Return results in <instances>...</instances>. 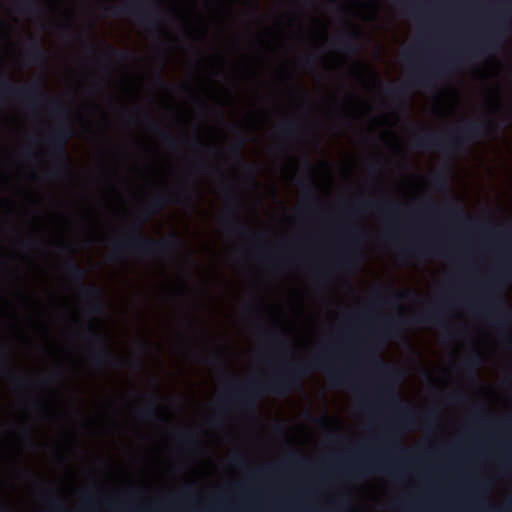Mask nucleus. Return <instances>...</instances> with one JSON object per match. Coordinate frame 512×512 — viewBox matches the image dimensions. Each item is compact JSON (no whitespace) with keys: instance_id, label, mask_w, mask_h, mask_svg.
Returning <instances> with one entry per match:
<instances>
[{"instance_id":"nucleus-2","label":"nucleus","mask_w":512,"mask_h":512,"mask_svg":"<svg viewBox=\"0 0 512 512\" xmlns=\"http://www.w3.org/2000/svg\"><path fill=\"white\" fill-rule=\"evenodd\" d=\"M491 21L483 37L464 50H457L444 59L434 61L429 69L414 71L410 84L429 88L435 80L464 66L467 58H484L498 51L512 34V0H498L488 4Z\"/></svg>"},{"instance_id":"nucleus-53","label":"nucleus","mask_w":512,"mask_h":512,"mask_svg":"<svg viewBox=\"0 0 512 512\" xmlns=\"http://www.w3.org/2000/svg\"><path fill=\"white\" fill-rule=\"evenodd\" d=\"M378 171V165L373 163L369 166V172L375 174Z\"/></svg>"},{"instance_id":"nucleus-4","label":"nucleus","mask_w":512,"mask_h":512,"mask_svg":"<svg viewBox=\"0 0 512 512\" xmlns=\"http://www.w3.org/2000/svg\"><path fill=\"white\" fill-rule=\"evenodd\" d=\"M512 281V248L489 281L482 283V289L487 293V305L484 310L492 317V325L499 332L502 343L512 348V308L503 296V287Z\"/></svg>"},{"instance_id":"nucleus-38","label":"nucleus","mask_w":512,"mask_h":512,"mask_svg":"<svg viewBox=\"0 0 512 512\" xmlns=\"http://www.w3.org/2000/svg\"><path fill=\"white\" fill-rule=\"evenodd\" d=\"M175 438L177 442L182 445H188L194 441L193 434L188 431H179L175 433Z\"/></svg>"},{"instance_id":"nucleus-37","label":"nucleus","mask_w":512,"mask_h":512,"mask_svg":"<svg viewBox=\"0 0 512 512\" xmlns=\"http://www.w3.org/2000/svg\"><path fill=\"white\" fill-rule=\"evenodd\" d=\"M215 510L217 512H240L239 508H237L235 506L228 505L224 501L223 497L217 498Z\"/></svg>"},{"instance_id":"nucleus-58","label":"nucleus","mask_w":512,"mask_h":512,"mask_svg":"<svg viewBox=\"0 0 512 512\" xmlns=\"http://www.w3.org/2000/svg\"><path fill=\"white\" fill-rule=\"evenodd\" d=\"M133 365L135 368H140V367H142V362L140 360H135L133 362Z\"/></svg>"},{"instance_id":"nucleus-20","label":"nucleus","mask_w":512,"mask_h":512,"mask_svg":"<svg viewBox=\"0 0 512 512\" xmlns=\"http://www.w3.org/2000/svg\"><path fill=\"white\" fill-rule=\"evenodd\" d=\"M144 121L146 126L153 133L159 134L163 143L171 150H176L178 148L179 142L173 137L167 130L163 129L161 124L152 119L149 115H144Z\"/></svg>"},{"instance_id":"nucleus-44","label":"nucleus","mask_w":512,"mask_h":512,"mask_svg":"<svg viewBox=\"0 0 512 512\" xmlns=\"http://www.w3.org/2000/svg\"><path fill=\"white\" fill-rule=\"evenodd\" d=\"M335 512H355L354 508L346 500H340L336 503Z\"/></svg>"},{"instance_id":"nucleus-41","label":"nucleus","mask_w":512,"mask_h":512,"mask_svg":"<svg viewBox=\"0 0 512 512\" xmlns=\"http://www.w3.org/2000/svg\"><path fill=\"white\" fill-rule=\"evenodd\" d=\"M230 464L236 468H245L246 458L244 454L240 452L235 453L230 459Z\"/></svg>"},{"instance_id":"nucleus-16","label":"nucleus","mask_w":512,"mask_h":512,"mask_svg":"<svg viewBox=\"0 0 512 512\" xmlns=\"http://www.w3.org/2000/svg\"><path fill=\"white\" fill-rule=\"evenodd\" d=\"M379 211L385 216H397L400 213V206L394 202H383L373 199H357L356 207L354 210H347L348 214H355L356 212Z\"/></svg>"},{"instance_id":"nucleus-61","label":"nucleus","mask_w":512,"mask_h":512,"mask_svg":"<svg viewBox=\"0 0 512 512\" xmlns=\"http://www.w3.org/2000/svg\"><path fill=\"white\" fill-rule=\"evenodd\" d=\"M483 486H484V483H483V482H478V483H477V487H478V488H482Z\"/></svg>"},{"instance_id":"nucleus-64","label":"nucleus","mask_w":512,"mask_h":512,"mask_svg":"<svg viewBox=\"0 0 512 512\" xmlns=\"http://www.w3.org/2000/svg\"><path fill=\"white\" fill-rule=\"evenodd\" d=\"M198 102L200 103L201 106L205 105V102L202 99H198Z\"/></svg>"},{"instance_id":"nucleus-5","label":"nucleus","mask_w":512,"mask_h":512,"mask_svg":"<svg viewBox=\"0 0 512 512\" xmlns=\"http://www.w3.org/2000/svg\"><path fill=\"white\" fill-rule=\"evenodd\" d=\"M53 115L59 120L58 125L49 133L46 141L49 152L54 160V167L48 173L49 177H60L69 171L67 142L73 136L69 110L58 100L49 99Z\"/></svg>"},{"instance_id":"nucleus-54","label":"nucleus","mask_w":512,"mask_h":512,"mask_svg":"<svg viewBox=\"0 0 512 512\" xmlns=\"http://www.w3.org/2000/svg\"><path fill=\"white\" fill-rule=\"evenodd\" d=\"M503 235L510 241H512V232L510 230L503 231Z\"/></svg>"},{"instance_id":"nucleus-13","label":"nucleus","mask_w":512,"mask_h":512,"mask_svg":"<svg viewBox=\"0 0 512 512\" xmlns=\"http://www.w3.org/2000/svg\"><path fill=\"white\" fill-rule=\"evenodd\" d=\"M222 188L226 195L227 200V214L225 216V225L229 234L245 237L250 234V230L243 225L234 220V216L237 214L240 208V201L234 195L232 188L226 182H223Z\"/></svg>"},{"instance_id":"nucleus-24","label":"nucleus","mask_w":512,"mask_h":512,"mask_svg":"<svg viewBox=\"0 0 512 512\" xmlns=\"http://www.w3.org/2000/svg\"><path fill=\"white\" fill-rule=\"evenodd\" d=\"M401 254L404 255H428L437 254L442 255V250L434 244H417L401 249Z\"/></svg>"},{"instance_id":"nucleus-42","label":"nucleus","mask_w":512,"mask_h":512,"mask_svg":"<svg viewBox=\"0 0 512 512\" xmlns=\"http://www.w3.org/2000/svg\"><path fill=\"white\" fill-rule=\"evenodd\" d=\"M9 377L16 388H24L29 382L26 378L18 377L13 371L9 370Z\"/></svg>"},{"instance_id":"nucleus-62","label":"nucleus","mask_w":512,"mask_h":512,"mask_svg":"<svg viewBox=\"0 0 512 512\" xmlns=\"http://www.w3.org/2000/svg\"><path fill=\"white\" fill-rule=\"evenodd\" d=\"M305 166H306L309 170L311 169V167H310V164H309L308 160H305Z\"/></svg>"},{"instance_id":"nucleus-1","label":"nucleus","mask_w":512,"mask_h":512,"mask_svg":"<svg viewBox=\"0 0 512 512\" xmlns=\"http://www.w3.org/2000/svg\"><path fill=\"white\" fill-rule=\"evenodd\" d=\"M311 369L323 370L331 385L345 386L350 382L349 369H334L326 354L313 357L309 363L283 364L273 377L266 381L249 380L241 384H228L225 390L224 405H234L244 412L254 411L258 399L266 393L279 396L289 394L301 386L303 378Z\"/></svg>"},{"instance_id":"nucleus-60","label":"nucleus","mask_w":512,"mask_h":512,"mask_svg":"<svg viewBox=\"0 0 512 512\" xmlns=\"http://www.w3.org/2000/svg\"><path fill=\"white\" fill-rule=\"evenodd\" d=\"M253 11H254L255 13L258 11V6H257V4H256V3L253 5Z\"/></svg>"},{"instance_id":"nucleus-18","label":"nucleus","mask_w":512,"mask_h":512,"mask_svg":"<svg viewBox=\"0 0 512 512\" xmlns=\"http://www.w3.org/2000/svg\"><path fill=\"white\" fill-rule=\"evenodd\" d=\"M411 323L435 324L450 334V325L443 319L440 307H433L409 319Z\"/></svg>"},{"instance_id":"nucleus-34","label":"nucleus","mask_w":512,"mask_h":512,"mask_svg":"<svg viewBox=\"0 0 512 512\" xmlns=\"http://www.w3.org/2000/svg\"><path fill=\"white\" fill-rule=\"evenodd\" d=\"M48 503L50 505L49 512H70L65 503L55 496H49Z\"/></svg>"},{"instance_id":"nucleus-46","label":"nucleus","mask_w":512,"mask_h":512,"mask_svg":"<svg viewBox=\"0 0 512 512\" xmlns=\"http://www.w3.org/2000/svg\"><path fill=\"white\" fill-rule=\"evenodd\" d=\"M22 434H23L24 440L28 444V446L30 448H35L36 444L32 440L30 430L28 428H24V429H22Z\"/></svg>"},{"instance_id":"nucleus-14","label":"nucleus","mask_w":512,"mask_h":512,"mask_svg":"<svg viewBox=\"0 0 512 512\" xmlns=\"http://www.w3.org/2000/svg\"><path fill=\"white\" fill-rule=\"evenodd\" d=\"M348 472L354 476L378 472L398 479L403 474V469L398 463L377 459L357 464L350 468Z\"/></svg>"},{"instance_id":"nucleus-33","label":"nucleus","mask_w":512,"mask_h":512,"mask_svg":"<svg viewBox=\"0 0 512 512\" xmlns=\"http://www.w3.org/2000/svg\"><path fill=\"white\" fill-rule=\"evenodd\" d=\"M194 499H195L194 491H193V489L191 487H188V488L184 489L181 492V494L171 498L170 501H169V505H173V504H176V503H179V502H183V501H192Z\"/></svg>"},{"instance_id":"nucleus-50","label":"nucleus","mask_w":512,"mask_h":512,"mask_svg":"<svg viewBox=\"0 0 512 512\" xmlns=\"http://www.w3.org/2000/svg\"><path fill=\"white\" fill-rule=\"evenodd\" d=\"M194 166L200 172H205L206 171V165L202 161H200V160L195 161L194 162Z\"/></svg>"},{"instance_id":"nucleus-30","label":"nucleus","mask_w":512,"mask_h":512,"mask_svg":"<svg viewBox=\"0 0 512 512\" xmlns=\"http://www.w3.org/2000/svg\"><path fill=\"white\" fill-rule=\"evenodd\" d=\"M16 11L24 15H37L40 13V6L37 0H18Z\"/></svg>"},{"instance_id":"nucleus-25","label":"nucleus","mask_w":512,"mask_h":512,"mask_svg":"<svg viewBox=\"0 0 512 512\" xmlns=\"http://www.w3.org/2000/svg\"><path fill=\"white\" fill-rule=\"evenodd\" d=\"M280 135L286 139L299 141L301 135V127L298 122L285 120L279 123Z\"/></svg>"},{"instance_id":"nucleus-19","label":"nucleus","mask_w":512,"mask_h":512,"mask_svg":"<svg viewBox=\"0 0 512 512\" xmlns=\"http://www.w3.org/2000/svg\"><path fill=\"white\" fill-rule=\"evenodd\" d=\"M26 59L29 64H44L48 60V54L44 50L39 37H31L26 49Z\"/></svg>"},{"instance_id":"nucleus-10","label":"nucleus","mask_w":512,"mask_h":512,"mask_svg":"<svg viewBox=\"0 0 512 512\" xmlns=\"http://www.w3.org/2000/svg\"><path fill=\"white\" fill-rule=\"evenodd\" d=\"M5 98L23 101L30 107H36L39 100L48 99L41 82L33 81L27 85L17 86L7 78L0 79V103Z\"/></svg>"},{"instance_id":"nucleus-17","label":"nucleus","mask_w":512,"mask_h":512,"mask_svg":"<svg viewBox=\"0 0 512 512\" xmlns=\"http://www.w3.org/2000/svg\"><path fill=\"white\" fill-rule=\"evenodd\" d=\"M303 464L304 461L300 457V455L295 452H291L289 453L288 457L284 462L272 466L257 468L250 474V478L254 480L258 478L268 477L277 473L280 469L284 467L302 466Z\"/></svg>"},{"instance_id":"nucleus-6","label":"nucleus","mask_w":512,"mask_h":512,"mask_svg":"<svg viewBox=\"0 0 512 512\" xmlns=\"http://www.w3.org/2000/svg\"><path fill=\"white\" fill-rule=\"evenodd\" d=\"M491 129L489 121H471L459 130L454 132L426 133L414 138V147L417 149H440L445 152H454L463 148L466 144L472 143L484 137Z\"/></svg>"},{"instance_id":"nucleus-26","label":"nucleus","mask_w":512,"mask_h":512,"mask_svg":"<svg viewBox=\"0 0 512 512\" xmlns=\"http://www.w3.org/2000/svg\"><path fill=\"white\" fill-rule=\"evenodd\" d=\"M482 363L480 353L474 350L466 359L461 363L463 371L470 377H475L479 366Z\"/></svg>"},{"instance_id":"nucleus-59","label":"nucleus","mask_w":512,"mask_h":512,"mask_svg":"<svg viewBox=\"0 0 512 512\" xmlns=\"http://www.w3.org/2000/svg\"><path fill=\"white\" fill-rule=\"evenodd\" d=\"M61 374L59 372L53 374L51 376V380H58L60 378Z\"/></svg>"},{"instance_id":"nucleus-55","label":"nucleus","mask_w":512,"mask_h":512,"mask_svg":"<svg viewBox=\"0 0 512 512\" xmlns=\"http://www.w3.org/2000/svg\"><path fill=\"white\" fill-rule=\"evenodd\" d=\"M478 503H479V505H480L481 507H483V508L491 509V505H490V504H488L486 501H480V500H479V502H478Z\"/></svg>"},{"instance_id":"nucleus-39","label":"nucleus","mask_w":512,"mask_h":512,"mask_svg":"<svg viewBox=\"0 0 512 512\" xmlns=\"http://www.w3.org/2000/svg\"><path fill=\"white\" fill-rule=\"evenodd\" d=\"M299 186L303 189V190H306L307 192V197H308V200H307V203H306V209L307 210H310L313 208V203L317 200L316 198V195L314 193V190L312 187H308L307 185L304 184V182H301L299 184Z\"/></svg>"},{"instance_id":"nucleus-21","label":"nucleus","mask_w":512,"mask_h":512,"mask_svg":"<svg viewBox=\"0 0 512 512\" xmlns=\"http://www.w3.org/2000/svg\"><path fill=\"white\" fill-rule=\"evenodd\" d=\"M407 322V319L402 315L398 318H388L383 322L382 327L376 332V335L380 338L390 339L393 338L399 331L402 330L403 325Z\"/></svg>"},{"instance_id":"nucleus-3","label":"nucleus","mask_w":512,"mask_h":512,"mask_svg":"<svg viewBox=\"0 0 512 512\" xmlns=\"http://www.w3.org/2000/svg\"><path fill=\"white\" fill-rule=\"evenodd\" d=\"M183 201L194 204L195 193L188 189L179 192L177 198L156 195L145 206L140 215L141 221L128 229V235L112 244V252L115 257L123 253H131L140 257L169 256L180 249L184 243L178 235L172 233L168 236L155 240L144 237L141 233V225L152 215L160 212L169 202L181 203Z\"/></svg>"},{"instance_id":"nucleus-35","label":"nucleus","mask_w":512,"mask_h":512,"mask_svg":"<svg viewBox=\"0 0 512 512\" xmlns=\"http://www.w3.org/2000/svg\"><path fill=\"white\" fill-rule=\"evenodd\" d=\"M433 186L441 191H447L449 186L444 174L438 173L432 178Z\"/></svg>"},{"instance_id":"nucleus-9","label":"nucleus","mask_w":512,"mask_h":512,"mask_svg":"<svg viewBox=\"0 0 512 512\" xmlns=\"http://www.w3.org/2000/svg\"><path fill=\"white\" fill-rule=\"evenodd\" d=\"M65 269L70 280L79 285L82 298L89 301L87 314L90 316L103 314V292L94 284L85 285L83 283L87 275L86 269L80 267L73 258L66 261Z\"/></svg>"},{"instance_id":"nucleus-36","label":"nucleus","mask_w":512,"mask_h":512,"mask_svg":"<svg viewBox=\"0 0 512 512\" xmlns=\"http://www.w3.org/2000/svg\"><path fill=\"white\" fill-rule=\"evenodd\" d=\"M107 50H108L109 56H111L119 61H126L129 58V54L125 50L117 49L113 46H107Z\"/></svg>"},{"instance_id":"nucleus-28","label":"nucleus","mask_w":512,"mask_h":512,"mask_svg":"<svg viewBox=\"0 0 512 512\" xmlns=\"http://www.w3.org/2000/svg\"><path fill=\"white\" fill-rule=\"evenodd\" d=\"M237 136H238L237 142L231 147L230 151L233 154H235L237 160L245 166L246 170L251 175H254L256 173V167L254 165L244 164L242 157H241V149L246 144L247 138L244 137L243 135H241L238 131H237Z\"/></svg>"},{"instance_id":"nucleus-49","label":"nucleus","mask_w":512,"mask_h":512,"mask_svg":"<svg viewBox=\"0 0 512 512\" xmlns=\"http://www.w3.org/2000/svg\"><path fill=\"white\" fill-rule=\"evenodd\" d=\"M436 417H437V414L435 411H430L423 415L425 422L429 425L435 422Z\"/></svg>"},{"instance_id":"nucleus-11","label":"nucleus","mask_w":512,"mask_h":512,"mask_svg":"<svg viewBox=\"0 0 512 512\" xmlns=\"http://www.w3.org/2000/svg\"><path fill=\"white\" fill-rule=\"evenodd\" d=\"M422 212L432 215H444L457 219L468 226L474 227L484 233H492L491 226L479 224L475 219L464 213L461 206L453 199L449 198L443 205H436L432 200L428 199L421 208Z\"/></svg>"},{"instance_id":"nucleus-45","label":"nucleus","mask_w":512,"mask_h":512,"mask_svg":"<svg viewBox=\"0 0 512 512\" xmlns=\"http://www.w3.org/2000/svg\"><path fill=\"white\" fill-rule=\"evenodd\" d=\"M42 243L38 240L27 239L22 241V246L27 250L39 248Z\"/></svg>"},{"instance_id":"nucleus-8","label":"nucleus","mask_w":512,"mask_h":512,"mask_svg":"<svg viewBox=\"0 0 512 512\" xmlns=\"http://www.w3.org/2000/svg\"><path fill=\"white\" fill-rule=\"evenodd\" d=\"M105 11L113 16H131L147 31L158 36L162 33L164 16L160 10L159 0L153 4L146 0H134L119 7L106 8Z\"/></svg>"},{"instance_id":"nucleus-12","label":"nucleus","mask_w":512,"mask_h":512,"mask_svg":"<svg viewBox=\"0 0 512 512\" xmlns=\"http://www.w3.org/2000/svg\"><path fill=\"white\" fill-rule=\"evenodd\" d=\"M85 336L89 343L90 360L94 366L99 369L106 366H120V362L116 360L107 345L106 338L101 333L89 326Z\"/></svg>"},{"instance_id":"nucleus-40","label":"nucleus","mask_w":512,"mask_h":512,"mask_svg":"<svg viewBox=\"0 0 512 512\" xmlns=\"http://www.w3.org/2000/svg\"><path fill=\"white\" fill-rule=\"evenodd\" d=\"M389 445L392 450L397 451L405 456H409V458L412 460V451L403 447L398 440L394 441L389 439Z\"/></svg>"},{"instance_id":"nucleus-43","label":"nucleus","mask_w":512,"mask_h":512,"mask_svg":"<svg viewBox=\"0 0 512 512\" xmlns=\"http://www.w3.org/2000/svg\"><path fill=\"white\" fill-rule=\"evenodd\" d=\"M269 344L277 348H286L287 343L278 333H274L268 340Z\"/></svg>"},{"instance_id":"nucleus-15","label":"nucleus","mask_w":512,"mask_h":512,"mask_svg":"<svg viewBox=\"0 0 512 512\" xmlns=\"http://www.w3.org/2000/svg\"><path fill=\"white\" fill-rule=\"evenodd\" d=\"M344 234L347 240V247L340 254L338 264L342 267H352L355 264L356 253L355 249L358 244L363 241L364 233L362 230L353 226H348L344 229Z\"/></svg>"},{"instance_id":"nucleus-7","label":"nucleus","mask_w":512,"mask_h":512,"mask_svg":"<svg viewBox=\"0 0 512 512\" xmlns=\"http://www.w3.org/2000/svg\"><path fill=\"white\" fill-rule=\"evenodd\" d=\"M370 360L384 378L377 391L379 397L386 399L387 404L395 409L397 414L395 427L404 429L414 428L417 423V413L402 403L395 390L396 385L401 381L402 374L398 369L384 363L376 356H372Z\"/></svg>"},{"instance_id":"nucleus-57","label":"nucleus","mask_w":512,"mask_h":512,"mask_svg":"<svg viewBox=\"0 0 512 512\" xmlns=\"http://www.w3.org/2000/svg\"><path fill=\"white\" fill-rule=\"evenodd\" d=\"M219 361V357L217 355H212L209 357V362L210 363H216Z\"/></svg>"},{"instance_id":"nucleus-22","label":"nucleus","mask_w":512,"mask_h":512,"mask_svg":"<svg viewBox=\"0 0 512 512\" xmlns=\"http://www.w3.org/2000/svg\"><path fill=\"white\" fill-rule=\"evenodd\" d=\"M335 46L339 51L347 53L358 52V34L355 31H349L344 36L335 41Z\"/></svg>"},{"instance_id":"nucleus-52","label":"nucleus","mask_w":512,"mask_h":512,"mask_svg":"<svg viewBox=\"0 0 512 512\" xmlns=\"http://www.w3.org/2000/svg\"><path fill=\"white\" fill-rule=\"evenodd\" d=\"M194 144L196 148H203V142L200 140L199 136L196 135L194 138Z\"/></svg>"},{"instance_id":"nucleus-51","label":"nucleus","mask_w":512,"mask_h":512,"mask_svg":"<svg viewBox=\"0 0 512 512\" xmlns=\"http://www.w3.org/2000/svg\"><path fill=\"white\" fill-rule=\"evenodd\" d=\"M155 82L160 85V86H164L165 85V81L161 75L160 72H157L156 76H155Z\"/></svg>"},{"instance_id":"nucleus-63","label":"nucleus","mask_w":512,"mask_h":512,"mask_svg":"<svg viewBox=\"0 0 512 512\" xmlns=\"http://www.w3.org/2000/svg\"><path fill=\"white\" fill-rule=\"evenodd\" d=\"M157 506H158L159 508H164V506H165V505H164L163 503H161V502H158V503H157Z\"/></svg>"},{"instance_id":"nucleus-31","label":"nucleus","mask_w":512,"mask_h":512,"mask_svg":"<svg viewBox=\"0 0 512 512\" xmlns=\"http://www.w3.org/2000/svg\"><path fill=\"white\" fill-rule=\"evenodd\" d=\"M384 92L387 96L394 100H401L408 93V86L406 84L400 86L386 85Z\"/></svg>"},{"instance_id":"nucleus-56","label":"nucleus","mask_w":512,"mask_h":512,"mask_svg":"<svg viewBox=\"0 0 512 512\" xmlns=\"http://www.w3.org/2000/svg\"><path fill=\"white\" fill-rule=\"evenodd\" d=\"M0 512H11V511L6 505H4L3 503H0Z\"/></svg>"},{"instance_id":"nucleus-29","label":"nucleus","mask_w":512,"mask_h":512,"mask_svg":"<svg viewBox=\"0 0 512 512\" xmlns=\"http://www.w3.org/2000/svg\"><path fill=\"white\" fill-rule=\"evenodd\" d=\"M78 509L80 512H99L97 497L90 492H85Z\"/></svg>"},{"instance_id":"nucleus-48","label":"nucleus","mask_w":512,"mask_h":512,"mask_svg":"<svg viewBox=\"0 0 512 512\" xmlns=\"http://www.w3.org/2000/svg\"><path fill=\"white\" fill-rule=\"evenodd\" d=\"M316 61H317V57L315 55L309 54V55L305 56V58H304V65L307 68H312L315 66Z\"/></svg>"},{"instance_id":"nucleus-32","label":"nucleus","mask_w":512,"mask_h":512,"mask_svg":"<svg viewBox=\"0 0 512 512\" xmlns=\"http://www.w3.org/2000/svg\"><path fill=\"white\" fill-rule=\"evenodd\" d=\"M413 294L409 291H392L390 296L383 298L386 304H398L409 299Z\"/></svg>"},{"instance_id":"nucleus-47","label":"nucleus","mask_w":512,"mask_h":512,"mask_svg":"<svg viewBox=\"0 0 512 512\" xmlns=\"http://www.w3.org/2000/svg\"><path fill=\"white\" fill-rule=\"evenodd\" d=\"M7 348L2 347L0 350V371L4 370L6 367V360H7Z\"/></svg>"},{"instance_id":"nucleus-27","label":"nucleus","mask_w":512,"mask_h":512,"mask_svg":"<svg viewBox=\"0 0 512 512\" xmlns=\"http://www.w3.org/2000/svg\"><path fill=\"white\" fill-rule=\"evenodd\" d=\"M139 419L144 421H152L159 417V409L157 401L154 397H150L149 401L137 412Z\"/></svg>"},{"instance_id":"nucleus-23","label":"nucleus","mask_w":512,"mask_h":512,"mask_svg":"<svg viewBox=\"0 0 512 512\" xmlns=\"http://www.w3.org/2000/svg\"><path fill=\"white\" fill-rule=\"evenodd\" d=\"M474 421L477 425L482 427H488L495 425L498 428H502L505 430H512V415L505 417L503 420L497 423H492L490 421V417L486 410L481 409V411L474 417Z\"/></svg>"}]
</instances>
